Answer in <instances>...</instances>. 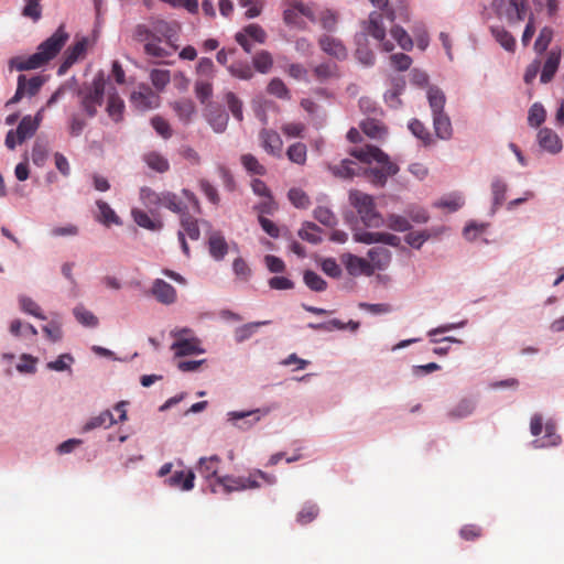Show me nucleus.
<instances>
[{
	"instance_id": "42",
	"label": "nucleus",
	"mask_w": 564,
	"mask_h": 564,
	"mask_svg": "<svg viewBox=\"0 0 564 564\" xmlns=\"http://www.w3.org/2000/svg\"><path fill=\"white\" fill-rule=\"evenodd\" d=\"M314 76L321 83L326 82L330 78L339 77V69L336 63H322L317 65L314 70Z\"/></svg>"
},
{
	"instance_id": "1",
	"label": "nucleus",
	"mask_w": 564,
	"mask_h": 564,
	"mask_svg": "<svg viewBox=\"0 0 564 564\" xmlns=\"http://www.w3.org/2000/svg\"><path fill=\"white\" fill-rule=\"evenodd\" d=\"M182 25L177 21H167L160 18H150L134 26L132 37L143 44L147 56L163 59L180 48L178 40Z\"/></svg>"
},
{
	"instance_id": "11",
	"label": "nucleus",
	"mask_w": 564,
	"mask_h": 564,
	"mask_svg": "<svg viewBox=\"0 0 564 564\" xmlns=\"http://www.w3.org/2000/svg\"><path fill=\"white\" fill-rule=\"evenodd\" d=\"M44 84V78L42 76H33L28 78L25 75H20L18 77L17 90L13 97L8 101L10 104H18L24 97H33L37 95L41 87Z\"/></svg>"
},
{
	"instance_id": "16",
	"label": "nucleus",
	"mask_w": 564,
	"mask_h": 564,
	"mask_svg": "<svg viewBox=\"0 0 564 564\" xmlns=\"http://www.w3.org/2000/svg\"><path fill=\"white\" fill-rule=\"evenodd\" d=\"M259 139L263 150L273 156L280 158L282 153L283 141L280 134L271 129H262Z\"/></svg>"
},
{
	"instance_id": "24",
	"label": "nucleus",
	"mask_w": 564,
	"mask_h": 564,
	"mask_svg": "<svg viewBox=\"0 0 564 564\" xmlns=\"http://www.w3.org/2000/svg\"><path fill=\"white\" fill-rule=\"evenodd\" d=\"M539 144L551 153H557L562 150V141L558 135L549 128H543L538 133Z\"/></svg>"
},
{
	"instance_id": "17",
	"label": "nucleus",
	"mask_w": 564,
	"mask_h": 564,
	"mask_svg": "<svg viewBox=\"0 0 564 564\" xmlns=\"http://www.w3.org/2000/svg\"><path fill=\"white\" fill-rule=\"evenodd\" d=\"M151 293L158 302L165 305L175 303L177 299L175 288L162 279L153 281Z\"/></svg>"
},
{
	"instance_id": "50",
	"label": "nucleus",
	"mask_w": 564,
	"mask_h": 564,
	"mask_svg": "<svg viewBox=\"0 0 564 564\" xmlns=\"http://www.w3.org/2000/svg\"><path fill=\"white\" fill-rule=\"evenodd\" d=\"M213 79L199 78L195 82L194 91L197 99L205 104L213 96Z\"/></svg>"
},
{
	"instance_id": "10",
	"label": "nucleus",
	"mask_w": 564,
	"mask_h": 564,
	"mask_svg": "<svg viewBox=\"0 0 564 564\" xmlns=\"http://www.w3.org/2000/svg\"><path fill=\"white\" fill-rule=\"evenodd\" d=\"M180 224L183 230L177 232V238L181 243L182 250L186 257H189V247L186 242L185 236H188L192 240H198L200 237V230L198 220L191 216L187 210L180 215Z\"/></svg>"
},
{
	"instance_id": "2",
	"label": "nucleus",
	"mask_w": 564,
	"mask_h": 564,
	"mask_svg": "<svg viewBox=\"0 0 564 564\" xmlns=\"http://www.w3.org/2000/svg\"><path fill=\"white\" fill-rule=\"evenodd\" d=\"M69 39L64 25H61L48 39L42 42L37 51L30 56H15L10 59V68L19 72L37 69L51 62L61 52Z\"/></svg>"
},
{
	"instance_id": "40",
	"label": "nucleus",
	"mask_w": 564,
	"mask_h": 564,
	"mask_svg": "<svg viewBox=\"0 0 564 564\" xmlns=\"http://www.w3.org/2000/svg\"><path fill=\"white\" fill-rule=\"evenodd\" d=\"M220 458L217 455L210 457H202L198 463L197 470L206 479L215 477L218 470Z\"/></svg>"
},
{
	"instance_id": "43",
	"label": "nucleus",
	"mask_w": 564,
	"mask_h": 564,
	"mask_svg": "<svg viewBox=\"0 0 564 564\" xmlns=\"http://www.w3.org/2000/svg\"><path fill=\"white\" fill-rule=\"evenodd\" d=\"M286 156L292 163L304 165L307 160V148L302 142H295L288 148Z\"/></svg>"
},
{
	"instance_id": "5",
	"label": "nucleus",
	"mask_w": 564,
	"mask_h": 564,
	"mask_svg": "<svg viewBox=\"0 0 564 564\" xmlns=\"http://www.w3.org/2000/svg\"><path fill=\"white\" fill-rule=\"evenodd\" d=\"M106 80L102 73L95 76L91 85L79 91L80 105L89 117L97 115V109L104 102Z\"/></svg>"
},
{
	"instance_id": "55",
	"label": "nucleus",
	"mask_w": 564,
	"mask_h": 564,
	"mask_svg": "<svg viewBox=\"0 0 564 564\" xmlns=\"http://www.w3.org/2000/svg\"><path fill=\"white\" fill-rule=\"evenodd\" d=\"M318 512H319V509L316 505L306 503L299 511V513L296 516V521H297V523L305 525V524L312 522L313 520H315L316 517L318 516Z\"/></svg>"
},
{
	"instance_id": "45",
	"label": "nucleus",
	"mask_w": 564,
	"mask_h": 564,
	"mask_svg": "<svg viewBox=\"0 0 564 564\" xmlns=\"http://www.w3.org/2000/svg\"><path fill=\"white\" fill-rule=\"evenodd\" d=\"M391 230L398 232H404L411 229V223L406 216H401L398 214H389L384 219V224Z\"/></svg>"
},
{
	"instance_id": "4",
	"label": "nucleus",
	"mask_w": 564,
	"mask_h": 564,
	"mask_svg": "<svg viewBox=\"0 0 564 564\" xmlns=\"http://www.w3.org/2000/svg\"><path fill=\"white\" fill-rule=\"evenodd\" d=\"M260 480L267 485H273L276 481L275 476L269 475L260 469L251 471L247 477L224 476L217 477L216 485L223 487L226 494L245 489H254L260 487Z\"/></svg>"
},
{
	"instance_id": "6",
	"label": "nucleus",
	"mask_w": 564,
	"mask_h": 564,
	"mask_svg": "<svg viewBox=\"0 0 564 564\" xmlns=\"http://www.w3.org/2000/svg\"><path fill=\"white\" fill-rule=\"evenodd\" d=\"M384 19L386 14L383 12L372 11L369 13L368 19L361 22V29L366 35L373 37L379 43V47L383 52H391L394 48V44L387 40Z\"/></svg>"
},
{
	"instance_id": "9",
	"label": "nucleus",
	"mask_w": 564,
	"mask_h": 564,
	"mask_svg": "<svg viewBox=\"0 0 564 564\" xmlns=\"http://www.w3.org/2000/svg\"><path fill=\"white\" fill-rule=\"evenodd\" d=\"M301 17L314 22L316 20L314 9L302 0H291L283 11V20L288 25L302 26Z\"/></svg>"
},
{
	"instance_id": "15",
	"label": "nucleus",
	"mask_w": 564,
	"mask_h": 564,
	"mask_svg": "<svg viewBox=\"0 0 564 564\" xmlns=\"http://www.w3.org/2000/svg\"><path fill=\"white\" fill-rule=\"evenodd\" d=\"M349 154L355 158L358 163L370 164L371 162H384L387 154L375 145H365L350 150Z\"/></svg>"
},
{
	"instance_id": "51",
	"label": "nucleus",
	"mask_w": 564,
	"mask_h": 564,
	"mask_svg": "<svg viewBox=\"0 0 564 564\" xmlns=\"http://www.w3.org/2000/svg\"><path fill=\"white\" fill-rule=\"evenodd\" d=\"M240 161L243 167L251 174L262 176L267 173V169L252 154L241 155Z\"/></svg>"
},
{
	"instance_id": "34",
	"label": "nucleus",
	"mask_w": 564,
	"mask_h": 564,
	"mask_svg": "<svg viewBox=\"0 0 564 564\" xmlns=\"http://www.w3.org/2000/svg\"><path fill=\"white\" fill-rule=\"evenodd\" d=\"M143 161L151 170L158 173H165L170 169L167 159L156 151L145 153L143 155Z\"/></svg>"
},
{
	"instance_id": "56",
	"label": "nucleus",
	"mask_w": 564,
	"mask_h": 564,
	"mask_svg": "<svg viewBox=\"0 0 564 564\" xmlns=\"http://www.w3.org/2000/svg\"><path fill=\"white\" fill-rule=\"evenodd\" d=\"M545 117L546 111L544 107L541 104L535 102L529 109L528 122L531 127L536 128L544 122Z\"/></svg>"
},
{
	"instance_id": "37",
	"label": "nucleus",
	"mask_w": 564,
	"mask_h": 564,
	"mask_svg": "<svg viewBox=\"0 0 564 564\" xmlns=\"http://www.w3.org/2000/svg\"><path fill=\"white\" fill-rule=\"evenodd\" d=\"M131 215L135 224L142 228L149 230H160L163 227V223L160 219H152L145 212L133 208Z\"/></svg>"
},
{
	"instance_id": "44",
	"label": "nucleus",
	"mask_w": 564,
	"mask_h": 564,
	"mask_svg": "<svg viewBox=\"0 0 564 564\" xmlns=\"http://www.w3.org/2000/svg\"><path fill=\"white\" fill-rule=\"evenodd\" d=\"M207 120L216 133H221L227 128L229 117L225 111L217 109L209 111Z\"/></svg>"
},
{
	"instance_id": "57",
	"label": "nucleus",
	"mask_w": 564,
	"mask_h": 564,
	"mask_svg": "<svg viewBox=\"0 0 564 564\" xmlns=\"http://www.w3.org/2000/svg\"><path fill=\"white\" fill-rule=\"evenodd\" d=\"M74 315L78 323L87 327H96L98 325V318L84 306H76L74 308Z\"/></svg>"
},
{
	"instance_id": "49",
	"label": "nucleus",
	"mask_w": 564,
	"mask_h": 564,
	"mask_svg": "<svg viewBox=\"0 0 564 564\" xmlns=\"http://www.w3.org/2000/svg\"><path fill=\"white\" fill-rule=\"evenodd\" d=\"M390 34L402 50L411 51L413 48V41L402 26L393 25L390 30Z\"/></svg>"
},
{
	"instance_id": "19",
	"label": "nucleus",
	"mask_w": 564,
	"mask_h": 564,
	"mask_svg": "<svg viewBox=\"0 0 564 564\" xmlns=\"http://www.w3.org/2000/svg\"><path fill=\"white\" fill-rule=\"evenodd\" d=\"M344 263L346 265V270L351 275H372L373 274V265L364 258L347 254L344 257Z\"/></svg>"
},
{
	"instance_id": "14",
	"label": "nucleus",
	"mask_w": 564,
	"mask_h": 564,
	"mask_svg": "<svg viewBox=\"0 0 564 564\" xmlns=\"http://www.w3.org/2000/svg\"><path fill=\"white\" fill-rule=\"evenodd\" d=\"M131 102L139 110H149L159 107L160 97L150 87L142 86L132 93Z\"/></svg>"
},
{
	"instance_id": "48",
	"label": "nucleus",
	"mask_w": 564,
	"mask_h": 564,
	"mask_svg": "<svg viewBox=\"0 0 564 564\" xmlns=\"http://www.w3.org/2000/svg\"><path fill=\"white\" fill-rule=\"evenodd\" d=\"M173 110L183 121H189L195 113V105L189 99H182L173 104Z\"/></svg>"
},
{
	"instance_id": "31",
	"label": "nucleus",
	"mask_w": 564,
	"mask_h": 564,
	"mask_svg": "<svg viewBox=\"0 0 564 564\" xmlns=\"http://www.w3.org/2000/svg\"><path fill=\"white\" fill-rule=\"evenodd\" d=\"M427 100L432 111V117L445 113L444 107L446 102V97L440 88L430 87L427 90Z\"/></svg>"
},
{
	"instance_id": "26",
	"label": "nucleus",
	"mask_w": 564,
	"mask_h": 564,
	"mask_svg": "<svg viewBox=\"0 0 564 564\" xmlns=\"http://www.w3.org/2000/svg\"><path fill=\"white\" fill-rule=\"evenodd\" d=\"M108 116L115 121L120 122L123 118L124 102L118 95L117 90L112 88L108 93V101L106 107Z\"/></svg>"
},
{
	"instance_id": "32",
	"label": "nucleus",
	"mask_w": 564,
	"mask_h": 564,
	"mask_svg": "<svg viewBox=\"0 0 564 564\" xmlns=\"http://www.w3.org/2000/svg\"><path fill=\"white\" fill-rule=\"evenodd\" d=\"M172 349L175 350L176 356L203 352V349L199 348V340L196 338L180 339L172 345Z\"/></svg>"
},
{
	"instance_id": "30",
	"label": "nucleus",
	"mask_w": 564,
	"mask_h": 564,
	"mask_svg": "<svg viewBox=\"0 0 564 564\" xmlns=\"http://www.w3.org/2000/svg\"><path fill=\"white\" fill-rule=\"evenodd\" d=\"M117 421L113 417V414L106 410L101 412L100 414L90 417L86 424L83 426L84 432H89L98 427L108 429L111 425H113Z\"/></svg>"
},
{
	"instance_id": "59",
	"label": "nucleus",
	"mask_w": 564,
	"mask_h": 564,
	"mask_svg": "<svg viewBox=\"0 0 564 564\" xmlns=\"http://www.w3.org/2000/svg\"><path fill=\"white\" fill-rule=\"evenodd\" d=\"M215 65L209 57H202L196 65V74L203 79H214L215 77Z\"/></svg>"
},
{
	"instance_id": "46",
	"label": "nucleus",
	"mask_w": 564,
	"mask_h": 564,
	"mask_svg": "<svg viewBox=\"0 0 564 564\" xmlns=\"http://www.w3.org/2000/svg\"><path fill=\"white\" fill-rule=\"evenodd\" d=\"M267 91L282 100H290L291 99V93L290 89L286 87V85L283 83L282 79L275 77L270 80V83L267 86Z\"/></svg>"
},
{
	"instance_id": "13",
	"label": "nucleus",
	"mask_w": 564,
	"mask_h": 564,
	"mask_svg": "<svg viewBox=\"0 0 564 564\" xmlns=\"http://www.w3.org/2000/svg\"><path fill=\"white\" fill-rule=\"evenodd\" d=\"M364 166H361L358 162L344 159L339 164H328L327 170L338 178L351 180L355 176H361L364 174Z\"/></svg>"
},
{
	"instance_id": "54",
	"label": "nucleus",
	"mask_w": 564,
	"mask_h": 564,
	"mask_svg": "<svg viewBox=\"0 0 564 564\" xmlns=\"http://www.w3.org/2000/svg\"><path fill=\"white\" fill-rule=\"evenodd\" d=\"M305 284L315 292H322L326 289V281L312 270H306L303 275Z\"/></svg>"
},
{
	"instance_id": "64",
	"label": "nucleus",
	"mask_w": 564,
	"mask_h": 564,
	"mask_svg": "<svg viewBox=\"0 0 564 564\" xmlns=\"http://www.w3.org/2000/svg\"><path fill=\"white\" fill-rule=\"evenodd\" d=\"M151 124L153 129L156 131L159 135H161L163 139H170L173 135V130L163 117L161 116H154L151 119Z\"/></svg>"
},
{
	"instance_id": "8",
	"label": "nucleus",
	"mask_w": 564,
	"mask_h": 564,
	"mask_svg": "<svg viewBox=\"0 0 564 564\" xmlns=\"http://www.w3.org/2000/svg\"><path fill=\"white\" fill-rule=\"evenodd\" d=\"M40 127V119H32L31 116H24L15 130H9L6 135L4 144L9 150H14L17 144H22L25 140L32 138Z\"/></svg>"
},
{
	"instance_id": "27",
	"label": "nucleus",
	"mask_w": 564,
	"mask_h": 564,
	"mask_svg": "<svg viewBox=\"0 0 564 564\" xmlns=\"http://www.w3.org/2000/svg\"><path fill=\"white\" fill-rule=\"evenodd\" d=\"M560 59V51L550 52L541 72L540 80L542 83L546 84L553 79L555 73L557 72Z\"/></svg>"
},
{
	"instance_id": "47",
	"label": "nucleus",
	"mask_w": 564,
	"mask_h": 564,
	"mask_svg": "<svg viewBox=\"0 0 564 564\" xmlns=\"http://www.w3.org/2000/svg\"><path fill=\"white\" fill-rule=\"evenodd\" d=\"M268 324H270L269 321L252 322V323H248V324H245V325L236 328V330H235L236 341L242 343V341L249 339L260 326L268 325Z\"/></svg>"
},
{
	"instance_id": "29",
	"label": "nucleus",
	"mask_w": 564,
	"mask_h": 564,
	"mask_svg": "<svg viewBox=\"0 0 564 564\" xmlns=\"http://www.w3.org/2000/svg\"><path fill=\"white\" fill-rule=\"evenodd\" d=\"M411 133L417 138L424 147H431L435 143V140L425 124L419 119H412L408 124Z\"/></svg>"
},
{
	"instance_id": "35",
	"label": "nucleus",
	"mask_w": 564,
	"mask_h": 564,
	"mask_svg": "<svg viewBox=\"0 0 564 564\" xmlns=\"http://www.w3.org/2000/svg\"><path fill=\"white\" fill-rule=\"evenodd\" d=\"M490 32L495 40L508 52H514L516 39L503 26H491Z\"/></svg>"
},
{
	"instance_id": "7",
	"label": "nucleus",
	"mask_w": 564,
	"mask_h": 564,
	"mask_svg": "<svg viewBox=\"0 0 564 564\" xmlns=\"http://www.w3.org/2000/svg\"><path fill=\"white\" fill-rule=\"evenodd\" d=\"M530 431L532 435L538 436L544 431L542 438L533 441L535 448L556 446L561 443V436L556 433V426L553 422L549 421L543 425V417L541 414H534L531 417Z\"/></svg>"
},
{
	"instance_id": "39",
	"label": "nucleus",
	"mask_w": 564,
	"mask_h": 564,
	"mask_svg": "<svg viewBox=\"0 0 564 564\" xmlns=\"http://www.w3.org/2000/svg\"><path fill=\"white\" fill-rule=\"evenodd\" d=\"M160 206H163L178 215H182L187 210L186 205L180 199V197L175 193L167 191L162 192Z\"/></svg>"
},
{
	"instance_id": "58",
	"label": "nucleus",
	"mask_w": 564,
	"mask_h": 564,
	"mask_svg": "<svg viewBox=\"0 0 564 564\" xmlns=\"http://www.w3.org/2000/svg\"><path fill=\"white\" fill-rule=\"evenodd\" d=\"M225 100L227 106L232 113L234 118L238 121H242L243 112H242V101L237 97L236 94L229 91L225 95Z\"/></svg>"
},
{
	"instance_id": "22",
	"label": "nucleus",
	"mask_w": 564,
	"mask_h": 564,
	"mask_svg": "<svg viewBox=\"0 0 564 564\" xmlns=\"http://www.w3.org/2000/svg\"><path fill=\"white\" fill-rule=\"evenodd\" d=\"M195 474L193 470H180L175 471L170 478L165 480L166 485L173 488H180L184 491L192 490L194 488Z\"/></svg>"
},
{
	"instance_id": "12",
	"label": "nucleus",
	"mask_w": 564,
	"mask_h": 564,
	"mask_svg": "<svg viewBox=\"0 0 564 564\" xmlns=\"http://www.w3.org/2000/svg\"><path fill=\"white\" fill-rule=\"evenodd\" d=\"M377 163L380 164L379 167H365L362 175L372 184L383 186L389 176H393L399 172V167L390 161L388 155L384 162Z\"/></svg>"
},
{
	"instance_id": "18",
	"label": "nucleus",
	"mask_w": 564,
	"mask_h": 564,
	"mask_svg": "<svg viewBox=\"0 0 564 564\" xmlns=\"http://www.w3.org/2000/svg\"><path fill=\"white\" fill-rule=\"evenodd\" d=\"M88 46V40L86 37H82L76 41L73 45H70L64 53V62L58 69V74L65 73V70L70 67L75 62L78 61L86 53Z\"/></svg>"
},
{
	"instance_id": "52",
	"label": "nucleus",
	"mask_w": 564,
	"mask_h": 564,
	"mask_svg": "<svg viewBox=\"0 0 564 564\" xmlns=\"http://www.w3.org/2000/svg\"><path fill=\"white\" fill-rule=\"evenodd\" d=\"M319 234V228L317 225L313 223H305L303 227L299 230V237L305 241L311 243H319L322 241Z\"/></svg>"
},
{
	"instance_id": "38",
	"label": "nucleus",
	"mask_w": 564,
	"mask_h": 564,
	"mask_svg": "<svg viewBox=\"0 0 564 564\" xmlns=\"http://www.w3.org/2000/svg\"><path fill=\"white\" fill-rule=\"evenodd\" d=\"M253 70L261 74H268L273 67V57L270 52L261 50L257 52L252 57Z\"/></svg>"
},
{
	"instance_id": "41",
	"label": "nucleus",
	"mask_w": 564,
	"mask_h": 564,
	"mask_svg": "<svg viewBox=\"0 0 564 564\" xmlns=\"http://www.w3.org/2000/svg\"><path fill=\"white\" fill-rule=\"evenodd\" d=\"M360 128L365 134L372 139H382L386 133V127L378 120L368 118L360 123Z\"/></svg>"
},
{
	"instance_id": "36",
	"label": "nucleus",
	"mask_w": 564,
	"mask_h": 564,
	"mask_svg": "<svg viewBox=\"0 0 564 564\" xmlns=\"http://www.w3.org/2000/svg\"><path fill=\"white\" fill-rule=\"evenodd\" d=\"M98 208L97 219L106 226L120 225V218L117 216L115 210L104 200L99 199L96 202Z\"/></svg>"
},
{
	"instance_id": "33",
	"label": "nucleus",
	"mask_w": 564,
	"mask_h": 564,
	"mask_svg": "<svg viewBox=\"0 0 564 564\" xmlns=\"http://www.w3.org/2000/svg\"><path fill=\"white\" fill-rule=\"evenodd\" d=\"M232 77L242 80H250L254 76L252 65L247 61H236L227 67Z\"/></svg>"
},
{
	"instance_id": "25",
	"label": "nucleus",
	"mask_w": 564,
	"mask_h": 564,
	"mask_svg": "<svg viewBox=\"0 0 564 564\" xmlns=\"http://www.w3.org/2000/svg\"><path fill=\"white\" fill-rule=\"evenodd\" d=\"M208 249L210 256L215 260L219 261L225 258L228 252V245L220 231H214L210 234L208 238Z\"/></svg>"
},
{
	"instance_id": "23",
	"label": "nucleus",
	"mask_w": 564,
	"mask_h": 564,
	"mask_svg": "<svg viewBox=\"0 0 564 564\" xmlns=\"http://www.w3.org/2000/svg\"><path fill=\"white\" fill-rule=\"evenodd\" d=\"M370 264L376 270H386L391 262V252L386 247H373L367 253Z\"/></svg>"
},
{
	"instance_id": "61",
	"label": "nucleus",
	"mask_w": 564,
	"mask_h": 564,
	"mask_svg": "<svg viewBox=\"0 0 564 564\" xmlns=\"http://www.w3.org/2000/svg\"><path fill=\"white\" fill-rule=\"evenodd\" d=\"M288 197L296 208H307L311 204L310 197L301 188H291L288 193Z\"/></svg>"
},
{
	"instance_id": "3",
	"label": "nucleus",
	"mask_w": 564,
	"mask_h": 564,
	"mask_svg": "<svg viewBox=\"0 0 564 564\" xmlns=\"http://www.w3.org/2000/svg\"><path fill=\"white\" fill-rule=\"evenodd\" d=\"M348 199L366 227L379 228L384 224V218L377 210L371 195L359 189H351L349 191Z\"/></svg>"
},
{
	"instance_id": "60",
	"label": "nucleus",
	"mask_w": 564,
	"mask_h": 564,
	"mask_svg": "<svg viewBox=\"0 0 564 564\" xmlns=\"http://www.w3.org/2000/svg\"><path fill=\"white\" fill-rule=\"evenodd\" d=\"M475 409V405L473 403V401L468 400V399H463L460 400L456 406H454L449 412H448V415L451 417H454V419H462V417H466L468 416L469 414L473 413Z\"/></svg>"
},
{
	"instance_id": "63",
	"label": "nucleus",
	"mask_w": 564,
	"mask_h": 564,
	"mask_svg": "<svg viewBox=\"0 0 564 564\" xmlns=\"http://www.w3.org/2000/svg\"><path fill=\"white\" fill-rule=\"evenodd\" d=\"M314 217L321 224L327 227H334L337 224L335 214L327 207L318 206L314 210Z\"/></svg>"
},
{
	"instance_id": "62",
	"label": "nucleus",
	"mask_w": 564,
	"mask_h": 564,
	"mask_svg": "<svg viewBox=\"0 0 564 564\" xmlns=\"http://www.w3.org/2000/svg\"><path fill=\"white\" fill-rule=\"evenodd\" d=\"M150 79L158 90H163L171 80V73L167 69H152Z\"/></svg>"
},
{
	"instance_id": "28",
	"label": "nucleus",
	"mask_w": 564,
	"mask_h": 564,
	"mask_svg": "<svg viewBox=\"0 0 564 564\" xmlns=\"http://www.w3.org/2000/svg\"><path fill=\"white\" fill-rule=\"evenodd\" d=\"M435 135L441 140H449L453 137V127L446 113L433 116Z\"/></svg>"
},
{
	"instance_id": "20",
	"label": "nucleus",
	"mask_w": 564,
	"mask_h": 564,
	"mask_svg": "<svg viewBox=\"0 0 564 564\" xmlns=\"http://www.w3.org/2000/svg\"><path fill=\"white\" fill-rule=\"evenodd\" d=\"M318 44L323 52L339 61L347 57V50L338 39L330 35H323L319 37Z\"/></svg>"
},
{
	"instance_id": "53",
	"label": "nucleus",
	"mask_w": 564,
	"mask_h": 564,
	"mask_svg": "<svg viewBox=\"0 0 564 564\" xmlns=\"http://www.w3.org/2000/svg\"><path fill=\"white\" fill-rule=\"evenodd\" d=\"M19 304L20 308L26 313L30 314L39 319H45V315L42 313L41 307L37 305L36 302H34L31 297L21 295L19 297Z\"/></svg>"
},
{
	"instance_id": "21",
	"label": "nucleus",
	"mask_w": 564,
	"mask_h": 564,
	"mask_svg": "<svg viewBox=\"0 0 564 564\" xmlns=\"http://www.w3.org/2000/svg\"><path fill=\"white\" fill-rule=\"evenodd\" d=\"M529 9L528 0H509L505 10V17L509 23H518L525 19Z\"/></svg>"
}]
</instances>
